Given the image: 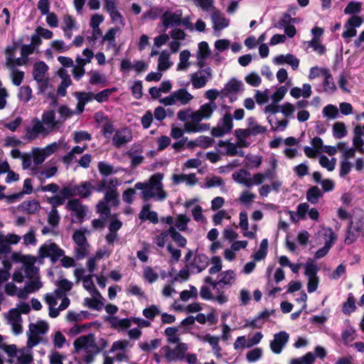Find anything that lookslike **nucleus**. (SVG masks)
Returning a JSON list of instances; mask_svg holds the SVG:
<instances>
[{
  "mask_svg": "<svg viewBox=\"0 0 364 364\" xmlns=\"http://www.w3.org/2000/svg\"><path fill=\"white\" fill-rule=\"evenodd\" d=\"M33 127L26 128V137L28 140H33L39 134L48 135L51 132L58 129L63 122L55 119V113L53 109L43 112L41 121L38 118L32 119Z\"/></svg>",
  "mask_w": 364,
  "mask_h": 364,
  "instance_id": "obj_1",
  "label": "nucleus"
},
{
  "mask_svg": "<svg viewBox=\"0 0 364 364\" xmlns=\"http://www.w3.org/2000/svg\"><path fill=\"white\" fill-rule=\"evenodd\" d=\"M65 255V251L55 242L43 244L38 249V256L41 259L49 258L53 264L56 263Z\"/></svg>",
  "mask_w": 364,
  "mask_h": 364,
  "instance_id": "obj_2",
  "label": "nucleus"
},
{
  "mask_svg": "<svg viewBox=\"0 0 364 364\" xmlns=\"http://www.w3.org/2000/svg\"><path fill=\"white\" fill-rule=\"evenodd\" d=\"M232 127V117L230 113H225L219 120L218 126L212 128L210 133L214 137H222L231 132Z\"/></svg>",
  "mask_w": 364,
  "mask_h": 364,
  "instance_id": "obj_3",
  "label": "nucleus"
},
{
  "mask_svg": "<svg viewBox=\"0 0 364 364\" xmlns=\"http://www.w3.org/2000/svg\"><path fill=\"white\" fill-rule=\"evenodd\" d=\"M188 345L185 343H178L177 346L171 349L169 346H164L161 349L165 352V358L168 362L182 360L188 350Z\"/></svg>",
  "mask_w": 364,
  "mask_h": 364,
  "instance_id": "obj_4",
  "label": "nucleus"
},
{
  "mask_svg": "<svg viewBox=\"0 0 364 364\" xmlns=\"http://www.w3.org/2000/svg\"><path fill=\"white\" fill-rule=\"evenodd\" d=\"M360 234L364 237V220L362 219L351 220L348 226V236L345 242L352 243Z\"/></svg>",
  "mask_w": 364,
  "mask_h": 364,
  "instance_id": "obj_5",
  "label": "nucleus"
},
{
  "mask_svg": "<svg viewBox=\"0 0 364 364\" xmlns=\"http://www.w3.org/2000/svg\"><path fill=\"white\" fill-rule=\"evenodd\" d=\"M182 17L181 11H177L173 14L170 11H166L161 17L163 26L167 29L170 26H178L181 25V18Z\"/></svg>",
  "mask_w": 364,
  "mask_h": 364,
  "instance_id": "obj_6",
  "label": "nucleus"
},
{
  "mask_svg": "<svg viewBox=\"0 0 364 364\" xmlns=\"http://www.w3.org/2000/svg\"><path fill=\"white\" fill-rule=\"evenodd\" d=\"M289 334L285 331H280L274 334V340L270 342V348L273 353L279 354L282 352V348L288 342Z\"/></svg>",
  "mask_w": 364,
  "mask_h": 364,
  "instance_id": "obj_7",
  "label": "nucleus"
},
{
  "mask_svg": "<svg viewBox=\"0 0 364 364\" xmlns=\"http://www.w3.org/2000/svg\"><path fill=\"white\" fill-rule=\"evenodd\" d=\"M147 65L142 60L136 61L132 64L129 59H123L121 61L119 70L122 73L129 72L132 69H134L139 74L147 69Z\"/></svg>",
  "mask_w": 364,
  "mask_h": 364,
  "instance_id": "obj_8",
  "label": "nucleus"
},
{
  "mask_svg": "<svg viewBox=\"0 0 364 364\" xmlns=\"http://www.w3.org/2000/svg\"><path fill=\"white\" fill-rule=\"evenodd\" d=\"M163 178V173H155L150 177L149 183H148L149 186L157 190L158 196L161 200H164L166 197V193L163 190V185L161 183Z\"/></svg>",
  "mask_w": 364,
  "mask_h": 364,
  "instance_id": "obj_9",
  "label": "nucleus"
},
{
  "mask_svg": "<svg viewBox=\"0 0 364 364\" xmlns=\"http://www.w3.org/2000/svg\"><path fill=\"white\" fill-rule=\"evenodd\" d=\"M320 73L324 77L323 82L324 91L331 94L335 92L337 88L329 70L328 68H321Z\"/></svg>",
  "mask_w": 364,
  "mask_h": 364,
  "instance_id": "obj_10",
  "label": "nucleus"
},
{
  "mask_svg": "<svg viewBox=\"0 0 364 364\" xmlns=\"http://www.w3.org/2000/svg\"><path fill=\"white\" fill-rule=\"evenodd\" d=\"M198 338L203 341L208 343L213 349L215 355H220L222 350L221 347L219 345V338L207 333L205 336H198Z\"/></svg>",
  "mask_w": 364,
  "mask_h": 364,
  "instance_id": "obj_11",
  "label": "nucleus"
},
{
  "mask_svg": "<svg viewBox=\"0 0 364 364\" xmlns=\"http://www.w3.org/2000/svg\"><path fill=\"white\" fill-rule=\"evenodd\" d=\"M232 176L235 181L244 184L247 187L253 186L252 181L250 178V173L245 169H240V171L234 173Z\"/></svg>",
  "mask_w": 364,
  "mask_h": 364,
  "instance_id": "obj_12",
  "label": "nucleus"
},
{
  "mask_svg": "<svg viewBox=\"0 0 364 364\" xmlns=\"http://www.w3.org/2000/svg\"><path fill=\"white\" fill-rule=\"evenodd\" d=\"M48 70V66L43 61L36 63L33 65V72L34 80L38 82H42Z\"/></svg>",
  "mask_w": 364,
  "mask_h": 364,
  "instance_id": "obj_13",
  "label": "nucleus"
},
{
  "mask_svg": "<svg viewBox=\"0 0 364 364\" xmlns=\"http://www.w3.org/2000/svg\"><path fill=\"white\" fill-rule=\"evenodd\" d=\"M56 285L58 288L55 290V294L57 298L60 299L65 294L66 292L70 291L73 288V283L67 279H62L59 280Z\"/></svg>",
  "mask_w": 364,
  "mask_h": 364,
  "instance_id": "obj_14",
  "label": "nucleus"
},
{
  "mask_svg": "<svg viewBox=\"0 0 364 364\" xmlns=\"http://www.w3.org/2000/svg\"><path fill=\"white\" fill-rule=\"evenodd\" d=\"M92 184L91 181H83L79 185H75L76 195L82 198H86L92 194Z\"/></svg>",
  "mask_w": 364,
  "mask_h": 364,
  "instance_id": "obj_15",
  "label": "nucleus"
},
{
  "mask_svg": "<svg viewBox=\"0 0 364 364\" xmlns=\"http://www.w3.org/2000/svg\"><path fill=\"white\" fill-rule=\"evenodd\" d=\"M212 21L214 24V30H221L228 26L229 21L220 16V12L218 10L215 11L211 15Z\"/></svg>",
  "mask_w": 364,
  "mask_h": 364,
  "instance_id": "obj_16",
  "label": "nucleus"
},
{
  "mask_svg": "<svg viewBox=\"0 0 364 364\" xmlns=\"http://www.w3.org/2000/svg\"><path fill=\"white\" fill-rule=\"evenodd\" d=\"M192 262H193V267H196L197 272L200 273L207 268L209 264V259L205 254H197Z\"/></svg>",
  "mask_w": 364,
  "mask_h": 364,
  "instance_id": "obj_17",
  "label": "nucleus"
},
{
  "mask_svg": "<svg viewBox=\"0 0 364 364\" xmlns=\"http://www.w3.org/2000/svg\"><path fill=\"white\" fill-rule=\"evenodd\" d=\"M49 326L44 321H38L37 323H30L28 326L29 332L33 334L40 335L45 334L48 331Z\"/></svg>",
  "mask_w": 364,
  "mask_h": 364,
  "instance_id": "obj_18",
  "label": "nucleus"
},
{
  "mask_svg": "<svg viewBox=\"0 0 364 364\" xmlns=\"http://www.w3.org/2000/svg\"><path fill=\"white\" fill-rule=\"evenodd\" d=\"M134 188L137 190H142L141 196L144 200H147L155 196L153 192L154 188L149 186L148 183L138 182L134 185Z\"/></svg>",
  "mask_w": 364,
  "mask_h": 364,
  "instance_id": "obj_19",
  "label": "nucleus"
},
{
  "mask_svg": "<svg viewBox=\"0 0 364 364\" xmlns=\"http://www.w3.org/2000/svg\"><path fill=\"white\" fill-rule=\"evenodd\" d=\"M356 309L354 295L353 293H349L346 301L343 304L342 311L344 314L349 315L355 311Z\"/></svg>",
  "mask_w": 364,
  "mask_h": 364,
  "instance_id": "obj_20",
  "label": "nucleus"
},
{
  "mask_svg": "<svg viewBox=\"0 0 364 364\" xmlns=\"http://www.w3.org/2000/svg\"><path fill=\"white\" fill-rule=\"evenodd\" d=\"M329 237H330V240L326 242L325 245L316 252L315 255H314V257L316 259H320V258L324 257L325 255H326L327 253L328 252L330 248L331 247L332 241L333 240H335V238H336V237L334 235V232L332 231L331 229H329Z\"/></svg>",
  "mask_w": 364,
  "mask_h": 364,
  "instance_id": "obj_21",
  "label": "nucleus"
},
{
  "mask_svg": "<svg viewBox=\"0 0 364 364\" xmlns=\"http://www.w3.org/2000/svg\"><path fill=\"white\" fill-rule=\"evenodd\" d=\"M103 200L111 206L117 207L119 204V194L116 189L107 190L105 194Z\"/></svg>",
  "mask_w": 364,
  "mask_h": 364,
  "instance_id": "obj_22",
  "label": "nucleus"
},
{
  "mask_svg": "<svg viewBox=\"0 0 364 364\" xmlns=\"http://www.w3.org/2000/svg\"><path fill=\"white\" fill-rule=\"evenodd\" d=\"M242 83L241 81L237 80L235 78H232L225 85L224 95L228 96L230 93L237 92L242 87Z\"/></svg>",
  "mask_w": 364,
  "mask_h": 364,
  "instance_id": "obj_23",
  "label": "nucleus"
},
{
  "mask_svg": "<svg viewBox=\"0 0 364 364\" xmlns=\"http://www.w3.org/2000/svg\"><path fill=\"white\" fill-rule=\"evenodd\" d=\"M323 193L318 186L311 187L306 192V199L311 204H316Z\"/></svg>",
  "mask_w": 364,
  "mask_h": 364,
  "instance_id": "obj_24",
  "label": "nucleus"
},
{
  "mask_svg": "<svg viewBox=\"0 0 364 364\" xmlns=\"http://www.w3.org/2000/svg\"><path fill=\"white\" fill-rule=\"evenodd\" d=\"M176 100L181 102L182 105L188 104L193 96L185 88H181L173 92Z\"/></svg>",
  "mask_w": 364,
  "mask_h": 364,
  "instance_id": "obj_25",
  "label": "nucleus"
},
{
  "mask_svg": "<svg viewBox=\"0 0 364 364\" xmlns=\"http://www.w3.org/2000/svg\"><path fill=\"white\" fill-rule=\"evenodd\" d=\"M168 232H169L172 240L175 241L179 247H184L186 246L187 243L186 237L177 232L173 226H170L168 230Z\"/></svg>",
  "mask_w": 364,
  "mask_h": 364,
  "instance_id": "obj_26",
  "label": "nucleus"
},
{
  "mask_svg": "<svg viewBox=\"0 0 364 364\" xmlns=\"http://www.w3.org/2000/svg\"><path fill=\"white\" fill-rule=\"evenodd\" d=\"M169 53L166 50H164L161 53L158 62L159 70L164 71L168 70L171 67V63L169 61Z\"/></svg>",
  "mask_w": 364,
  "mask_h": 364,
  "instance_id": "obj_27",
  "label": "nucleus"
},
{
  "mask_svg": "<svg viewBox=\"0 0 364 364\" xmlns=\"http://www.w3.org/2000/svg\"><path fill=\"white\" fill-rule=\"evenodd\" d=\"M90 342H94V335L92 333L79 337L74 341L73 345L75 350H79L87 346Z\"/></svg>",
  "mask_w": 364,
  "mask_h": 364,
  "instance_id": "obj_28",
  "label": "nucleus"
},
{
  "mask_svg": "<svg viewBox=\"0 0 364 364\" xmlns=\"http://www.w3.org/2000/svg\"><path fill=\"white\" fill-rule=\"evenodd\" d=\"M216 103L215 102H210L201 105L199 108V111L201 112L205 119H209L211 117L213 112L216 109Z\"/></svg>",
  "mask_w": 364,
  "mask_h": 364,
  "instance_id": "obj_29",
  "label": "nucleus"
},
{
  "mask_svg": "<svg viewBox=\"0 0 364 364\" xmlns=\"http://www.w3.org/2000/svg\"><path fill=\"white\" fill-rule=\"evenodd\" d=\"M362 9V3L360 1H350L344 9V14L346 15H355L359 14Z\"/></svg>",
  "mask_w": 364,
  "mask_h": 364,
  "instance_id": "obj_30",
  "label": "nucleus"
},
{
  "mask_svg": "<svg viewBox=\"0 0 364 364\" xmlns=\"http://www.w3.org/2000/svg\"><path fill=\"white\" fill-rule=\"evenodd\" d=\"M21 206L28 214H33L40 209V203L36 200L24 201L21 203Z\"/></svg>",
  "mask_w": 364,
  "mask_h": 364,
  "instance_id": "obj_31",
  "label": "nucleus"
},
{
  "mask_svg": "<svg viewBox=\"0 0 364 364\" xmlns=\"http://www.w3.org/2000/svg\"><path fill=\"white\" fill-rule=\"evenodd\" d=\"M333 134L336 139H341L346 136L347 130L343 122H338L333 125Z\"/></svg>",
  "mask_w": 364,
  "mask_h": 364,
  "instance_id": "obj_32",
  "label": "nucleus"
},
{
  "mask_svg": "<svg viewBox=\"0 0 364 364\" xmlns=\"http://www.w3.org/2000/svg\"><path fill=\"white\" fill-rule=\"evenodd\" d=\"M93 277V274H89L87 276L83 277V278H82L83 287L86 290L89 291H93L94 294L99 296H101V294L100 293V291L95 287V284L92 281Z\"/></svg>",
  "mask_w": 364,
  "mask_h": 364,
  "instance_id": "obj_33",
  "label": "nucleus"
},
{
  "mask_svg": "<svg viewBox=\"0 0 364 364\" xmlns=\"http://www.w3.org/2000/svg\"><path fill=\"white\" fill-rule=\"evenodd\" d=\"M117 90V87L105 89L97 94H95V100L100 103L107 102L109 100L110 95Z\"/></svg>",
  "mask_w": 364,
  "mask_h": 364,
  "instance_id": "obj_34",
  "label": "nucleus"
},
{
  "mask_svg": "<svg viewBox=\"0 0 364 364\" xmlns=\"http://www.w3.org/2000/svg\"><path fill=\"white\" fill-rule=\"evenodd\" d=\"M178 332L177 327H167L164 333L167 336V341L169 343H178L180 341V338L176 335Z\"/></svg>",
  "mask_w": 364,
  "mask_h": 364,
  "instance_id": "obj_35",
  "label": "nucleus"
},
{
  "mask_svg": "<svg viewBox=\"0 0 364 364\" xmlns=\"http://www.w3.org/2000/svg\"><path fill=\"white\" fill-rule=\"evenodd\" d=\"M12 259L16 262H21L24 264L25 267L28 266H34L35 262H36V258L32 255H23L21 258H19V255L18 253H14L12 255Z\"/></svg>",
  "mask_w": 364,
  "mask_h": 364,
  "instance_id": "obj_36",
  "label": "nucleus"
},
{
  "mask_svg": "<svg viewBox=\"0 0 364 364\" xmlns=\"http://www.w3.org/2000/svg\"><path fill=\"white\" fill-rule=\"evenodd\" d=\"M96 210L98 213L101 215L105 216V218H108L111 216V209L108 205V203H106L103 199L100 200L97 205Z\"/></svg>",
  "mask_w": 364,
  "mask_h": 364,
  "instance_id": "obj_37",
  "label": "nucleus"
},
{
  "mask_svg": "<svg viewBox=\"0 0 364 364\" xmlns=\"http://www.w3.org/2000/svg\"><path fill=\"white\" fill-rule=\"evenodd\" d=\"M32 97V89L30 86L26 85L20 87L18 97L23 102H28Z\"/></svg>",
  "mask_w": 364,
  "mask_h": 364,
  "instance_id": "obj_38",
  "label": "nucleus"
},
{
  "mask_svg": "<svg viewBox=\"0 0 364 364\" xmlns=\"http://www.w3.org/2000/svg\"><path fill=\"white\" fill-rule=\"evenodd\" d=\"M131 139L132 136L127 137V136L122 134L119 131H117L112 137V144L115 147L119 148L122 145L129 142Z\"/></svg>",
  "mask_w": 364,
  "mask_h": 364,
  "instance_id": "obj_39",
  "label": "nucleus"
},
{
  "mask_svg": "<svg viewBox=\"0 0 364 364\" xmlns=\"http://www.w3.org/2000/svg\"><path fill=\"white\" fill-rule=\"evenodd\" d=\"M191 82L194 88L200 89L206 85L207 79L205 75H200L199 77L198 73H194L191 75Z\"/></svg>",
  "mask_w": 364,
  "mask_h": 364,
  "instance_id": "obj_40",
  "label": "nucleus"
},
{
  "mask_svg": "<svg viewBox=\"0 0 364 364\" xmlns=\"http://www.w3.org/2000/svg\"><path fill=\"white\" fill-rule=\"evenodd\" d=\"M190 218L186 215L180 214L177 216L175 226L180 231H185L188 228V223Z\"/></svg>",
  "mask_w": 364,
  "mask_h": 364,
  "instance_id": "obj_41",
  "label": "nucleus"
},
{
  "mask_svg": "<svg viewBox=\"0 0 364 364\" xmlns=\"http://www.w3.org/2000/svg\"><path fill=\"white\" fill-rule=\"evenodd\" d=\"M210 55V50L207 42L202 41L198 44L197 58H208Z\"/></svg>",
  "mask_w": 364,
  "mask_h": 364,
  "instance_id": "obj_42",
  "label": "nucleus"
},
{
  "mask_svg": "<svg viewBox=\"0 0 364 364\" xmlns=\"http://www.w3.org/2000/svg\"><path fill=\"white\" fill-rule=\"evenodd\" d=\"M319 164L328 171H332L335 168L336 159L333 158L331 160H329L326 156L322 155L319 158Z\"/></svg>",
  "mask_w": 364,
  "mask_h": 364,
  "instance_id": "obj_43",
  "label": "nucleus"
},
{
  "mask_svg": "<svg viewBox=\"0 0 364 364\" xmlns=\"http://www.w3.org/2000/svg\"><path fill=\"white\" fill-rule=\"evenodd\" d=\"M85 304L90 309L96 311H100L104 306V304L100 300L95 298L92 299L89 297L85 299Z\"/></svg>",
  "mask_w": 364,
  "mask_h": 364,
  "instance_id": "obj_44",
  "label": "nucleus"
},
{
  "mask_svg": "<svg viewBox=\"0 0 364 364\" xmlns=\"http://www.w3.org/2000/svg\"><path fill=\"white\" fill-rule=\"evenodd\" d=\"M43 287L42 282L40 281L39 277L28 282L26 284V289L30 293L35 292L39 290Z\"/></svg>",
  "mask_w": 364,
  "mask_h": 364,
  "instance_id": "obj_45",
  "label": "nucleus"
},
{
  "mask_svg": "<svg viewBox=\"0 0 364 364\" xmlns=\"http://www.w3.org/2000/svg\"><path fill=\"white\" fill-rule=\"evenodd\" d=\"M318 271V267L316 264L313 263L311 261H308L305 266V272L304 274L306 276L309 277H317V272Z\"/></svg>",
  "mask_w": 364,
  "mask_h": 364,
  "instance_id": "obj_46",
  "label": "nucleus"
},
{
  "mask_svg": "<svg viewBox=\"0 0 364 364\" xmlns=\"http://www.w3.org/2000/svg\"><path fill=\"white\" fill-rule=\"evenodd\" d=\"M73 140L76 144L80 143L82 141H90L92 135L86 131H78L73 133Z\"/></svg>",
  "mask_w": 364,
  "mask_h": 364,
  "instance_id": "obj_47",
  "label": "nucleus"
},
{
  "mask_svg": "<svg viewBox=\"0 0 364 364\" xmlns=\"http://www.w3.org/2000/svg\"><path fill=\"white\" fill-rule=\"evenodd\" d=\"M193 267V262L186 263L185 268L181 269L178 274L174 277L173 280L177 281L178 278L180 277L183 281L188 280L190 276L189 269Z\"/></svg>",
  "mask_w": 364,
  "mask_h": 364,
  "instance_id": "obj_48",
  "label": "nucleus"
},
{
  "mask_svg": "<svg viewBox=\"0 0 364 364\" xmlns=\"http://www.w3.org/2000/svg\"><path fill=\"white\" fill-rule=\"evenodd\" d=\"M59 193L63 196L64 200L76 196V191L75 189V185L74 186L68 185L67 186H64L60 190Z\"/></svg>",
  "mask_w": 364,
  "mask_h": 364,
  "instance_id": "obj_49",
  "label": "nucleus"
},
{
  "mask_svg": "<svg viewBox=\"0 0 364 364\" xmlns=\"http://www.w3.org/2000/svg\"><path fill=\"white\" fill-rule=\"evenodd\" d=\"M98 169L101 175L104 176H108L115 171H114V168L112 166L109 164H107L103 161H100L98 164Z\"/></svg>",
  "mask_w": 364,
  "mask_h": 364,
  "instance_id": "obj_50",
  "label": "nucleus"
},
{
  "mask_svg": "<svg viewBox=\"0 0 364 364\" xmlns=\"http://www.w3.org/2000/svg\"><path fill=\"white\" fill-rule=\"evenodd\" d=\"M262 351L259 348H254L247 353L246 358L250 363L255 362L262 357Z\"/></svg>",
  "mask_w": 364,
  "mask_h": 364,
  "instance_id": "obj_51",
  "label": "nucleus"
},
{
  "mask_svg": "<svg viewBox=\"0 0 364 364\" xmlns=\"http://www.w3.org/2000/svg\"><path fill=\"white\" fill-rule=\"evenodd\" d=\"M198 146L203 149H207L213 146L214 139L207 136H200L197 138Z\"/></svg>",
  "mask_w": 364,
  "mask_h": 364,
  "instance_id": "obj_52",
  "label": "nucleus"
},
{
  "mask_svg": "<svg viewBox=\"0 0 364 364\" xmlns=\"http://www.w3.org/2000/svg\"><path fill=\"white\" fill-rule=\"evenodd\" d=\"M142 89V82L141 80L135 81L131 88L132 95L137 100L141 99L143 95Z\"/></svg>",
  "mask_w": 364,
  "mask_h": 364,
  "instance_id": "obj_53",
  "label": "nucleus"
},
{
  "mask_svg": "<svg viewBox=\"0 0 364 364\" xmlns=\"http://www.w3.org/2000/svg\"><path fill=\"white\" fill-rule=\"evenodd\" d=\"M222 279L219 280V285L220 284H231L232 282L235 280V273L232 270H227L222 272Z\"/></svg>",
  "mask_w": 364,
  "mask_h": 364,
  "instance_id": "obj_54",
  "label": "nucleus"
},
{
  "mask_svg": "<svg viewBox=\"0 0 364 364\" xmlns=\"http://www.w3.org/2000/svg\"><path fill=\"white\" fill-rule=\"evenodd\" d=\"M60 219V218L58 214V210L56 208H52L48 217V223L50 225L55 227L59 224Z\"/></svg>",
  "mask_w": 364,
  "mask_h": 364,
  "instance_id": "obj_55",
  "label": "nucleus"
},
{
  "mask_svg": "<svg viewBox=\"0 0 364 364\" xmlns=\"http://www.w3.org/2000/svg\"><path fill=\"white\" fill-rule=\"evenodd\" d=\"M73 240L77 246H85L87 239L85 233L81 230H75L73 235Z\"/></svg>",
  "mask_w": 364,
  "mask_h": 364,
  "instance_id": "obj_56",
  "label": "nucleus"
},
{
  "mask_svg": "<svg viewBox=\"0 0 364 364\" xmlns=\"http://www.w3.org/2000/svg\"><path fill=\"white\" fill-rule=\"evenodd\" d=\"M144 278L150 283L155 282L159 278L158 274L150 267H146L144 269Z\"/></svg>",
  "mask_w": 364,
  "mask_h": 364,
  "instance_id": "obj_57",
  "label": "nucleus"
},
{
  "mask_svg": "<svg viewBox=\"0 0 364 364\" xmlns=\"http://www.w3.org/2000/svg\"><path fill=\"white\" fill-rule=\"evenodd\" d=\"M159 313L160 311L159 309L154 305H151L143 310V315L150 320H153L156 315L159 314Z\"/></svg>",
  "mask_w": 364,
  "mask_h": 364,
  "instance_id": "obj_58",
  "label": "nucleus"
},
{
  "mask_svg": "<svg viewBox=\"0 0 364 364\" xmlns=\"http://www.w3.org/2000/svg\"><path fill=\"white\" fill-rule=\"evenodd\" d=\"M287 92V88L285 86L279 87L272 95V98L274 103L280 102Z\"/></svg>",
  "mask_w": 364,
  "mask_h": 364,
  "instance_id": "obj_59",
  "label": "nucleus"
},
{
  "mask_svg": "<svg viewBox=\"0 0 364 364\" xmlns=\"http://www.w3.org/2000/svg\"><path fill=\"white\" fill-rule=\"evenodd\" d=\"M95 94L92 92H82L77 93V98L80 100V104H86L95 100Z\"/></svg>",
  "mask_w": 364,
  "mask_h": 364,
  "instance_id": "obj_60",
  "label": "nucleus"
},
{
  "mask_svg": "<svg viewBox=\"0 0 364 364\" xmlns=\"http://www.w3.org/2000/svg\"><path fill=\"white\" fill-rule=\"evenodd\" d=\"M309 46L319 55H323L326 53V46L320 43L319 39L312 38L309 42Z\"/></svg>",
  "mask_w": 364,
  "mask_h": 364,
  "instance_id": "obj_61",
  "label": "nucleus"
},
{
  "mask_svg": "<svg viewBox=\"0 0 364 364\" xmlns=\"http://www.w3.org/2000/svg\"><path fill=\"white\" fill-rule=\"evenodd\" d=\"M245 80L247 84L253 87L259 86L262 82L260 77L255 73H252L247 75Z\"/></svg>",
  "mask_w": 364,
  "mask_h": 364,
  "instance_id": "obj_62",
  "label": "nucleus"
},
{
  "mask_svg": "<svg viewBox=\"0 0 364 364\" xmlns=\"http://www.w3.org/2000/svg\"><path fill=\"white\" fill-rule=\"evenodd\" d=\"M291 23H294V21L292 19V17L288 13H284L282 18L278 21L275 26L282 28L284 26L291 25Z\"/></svg>",
  "mask_w": 364,
  "mask_h": 364,
  "instance_id": "obj_63",
  "label": "nucleus"
},
{
  "mask_svg": "<svg viewBox=\"0 0 364 364\" xmlns=\"http://www.w3.org/2000/svg\"><path fill=\"white\" fill-rule=\"evenodd\" d=\"M338 113V108L333 105H328L324 107L323 109V114L326 117H328L330 118H335Z\"/></svg>",
  "mask_w": 364,
  "mask_h": 364,
  "instance_id": "obj_64",
  "label": "nucleus"
}]
</instances>
